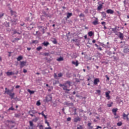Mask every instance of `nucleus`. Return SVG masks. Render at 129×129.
<instances>
[{
    "label": "nucleus",
    "mask_w": 129,
    "mask_h": 129,
    "mask_svg": "<svg viewBox=\"0 0 129 129\" xmlns=\"http://www.w3.org/2000/svg\"><path fill=\"white\" fill-rule=\"evenodd\" d=\"M5 93H6L7 94H8L11 97V99H14V98L15 97V93H12V91L13 90H8L7 88H5Z\"/></svg>",
    "instance_id": "f257e3e1"
},
{
    "label": "nucleus",
    "mask_w": 129,
    "mask_h": 129,
    "mask_svg": "<svg viewBox=\"0 0 129 129\" xmlns=\"http://www.w3.org/2000/svg\"><path fill=\"white\" fill-rule=\"evenodd\" d=\"M59 86H60V87H62L63 90H65L64 92L66 93H68L69 92L70 90L67 89V86L66 85L60 84Z\"/></svg>",
    "instance_id": "f03ea898"
},
{
    "label": "nucleus",
    "mask_w": 129,
    "mask_h": 129,
    "mask_svg": "<svg viewBox=\"0 0 129 129\" xmlns=\"http://www.w3.org/2000/svg\"><path fill=\"white\" fill-rule=\"evenodd\" d=\"M123 119L124 120H126L127 121H129L128 115L127 114H125V113H123L122 114Z\"/></svg>",
    "instance_id": "7ed1b4c3"
},
{
    "label": "nucleus",
    "mask_w": 129,
    "mask_h": 129,
    "mask_svg": "<svg viewBox=\"0 0 129 129\" xmlns=\"http://www.w3.org/2000/svg\"><path fill=\"white\" fill-rule=\"evenodd\" d=\"M45 100L47 102H49V101H51L52 100V96L51 95H49L47 96L45 98Z\"/></svg>",
    "instance_id": "20e7f679"
},
{
    "label": "nucleus",
    "mask_w": 129,
    "mask_h": 129,
    "mask_svg": "<svg viewBox=\"0 0 129 129\" xmlns=\"http://www.w3.org/2000/svg\"><path fill=\"white\" fill-rule=\"evenodd\" d=\"M26 64H27V61H20V68H23V67L26 66Z\"/></svg>",
    "instance_id": "39448f33"
},
{
    "label": "nucleus",
    "mask_w": 129,
    "mask_h": 129,
    "mask_svg": "<svg viewBox=\"0 0 129 129\" xmlns=\"http://www.w3.org/2000/svg\"><path fill=\"white\" fill-rule=\"evenodd\" d=\"M99 82H100V81H99V79L98 78L95 79L93 83L94 85H97V84H98Z\"/></svg>",
    "instance_id": "423d86ee"
},
{
    "label": "nucleus",
    "mask_w": 129,
    "mask_h": 129,
    "mask_svg": "<svg viewBox=\"0 0 129 129\" xmlns=\"http://www.w3.org/2000/svg\"><path fill=\"white\" fill-rule=\"evenodd\" d=\"M111 30L113 33H114L115 35H117V34H116V33H117V26H115L114 28H111Z\"/></svg>",
    "instance_id": "0eeeda50"
},
{
    "label": "nucleus",
    "mask_w": 129,
    "mask_h": 129,
    "mask_svg": "<svg viewBox=\"0 0 129 129\" xmlns=\"http://www.w3.org/2000/svg\"><path fill=\"white\" fill-rule=\"evenodd\" d=\"M107 14H110V15L113 14V13H114V11L111 9H108L106 10Z\"/></svg>",
    "instance_id": "6e6552de"
},
{
    "label": "nucleus",
    "mask_w": 129,
    "mask_h": 129,
    "mask_svg": "<svg viewBox=\"0 0 129 129\" xmlns=\"http://www.w3.org/2000/svg\"><path fill=\"white\" fill-rule=\"evenodd\" d=\"M110 93V91H108L105 93L106 97L107 99H110V96H109V94Z\"/></svg>",
    "instance_id": "1a4fd4ad"
},
{
    "label": "nucleus",
    "mask_w": 129,
    "mask_h": 129,
    "mask_svg": "<svg viewBox=\"0 0 129 129\" xmlns=\"http://www.w3.org/2000/svg\"><path fill=\"white\" fill-rule=\"evenodd\" d=\"M72 63L74 65H75L76 67H77V66H78V65H79V62H78V60H76V61H72Z\"/></svg>",
    "instance_id": "9d476101"
},
{
    "label": "nucleus",
    "mask_w": 129,
    "mask_h": 129,
    "mask_svg": "<svg viewBox=\"0 0 129 129\" xmlns=\"http://www.w3.org/2000/svg\"><path fill=\"white\" fill-rule=\"evenodd\" d=\"M80 120H81V119L79 117H77L74 119L75 122H78V121H80Z\"/></svg>",
    "instance_id": "9b49d317"
},
{
    "label": "nucleus",
    "mask_w": 129,
    "mask_h": 129,
    "mask_svg": "<svg viewBox=\"0 0 129 129\" xmlns=\"http://www.w3.org/2000/svg\"><path fill=\"white\" fill-rule=\"evenodd\" d=\"M11 13L12 16H14L15 18H17V12L13 11V10H11Z\"/></svg>",
    "instance_id": "f8f14e48"
},
{
    "label": "nucleus",
    "mask_w": 129,
    "mask_h": 129,
    "mask_svg": "<svg viewBox=\"0 0 129 129\" xmlns=\"http://www.w3.org/2000/svg\"><path fill=\"white\" fill-rule=\"evenodd\" d=\"M117 110H118L117 108H113L112 109V111L114 114V115H116V112L117 111Z\"/></svg>",
    "instance_id": "ddd939ff"
},
{
    "label": "nucleus",
    "mask_w": 129,
    "mask_h": 129,
    "mask_svg": "<svg viewBox=\"0 0 129 129\" xmlns=\"http://www.w3.org/2000/svg\"><path fill=\"white\" fill-rule=\"evenodd\" d=\"M119 38L120 40H122L123 39V34L121 33V32H118Z\"/></svg>",
    "instance_id": "4468645a"
},
{
    "label": "nucleus",
    "mask_w": 129,
    "mask_h": 129,
    "mask_svg": "<svg viewBox=\"0 0 129 129\" xmlns=\"http://www.w3.org/2000/svg\"><path fill=\"white\" fill-rule=\"evenodd\" d=\"M92 24L93 25H98V20L97 19V18H96V20L93 21L92 22Z\"/></svg>",
    "instance_id": "2eb2a0df"
},
{
    "label": "nucleus",
    "mask_w": 129,
    "mask_h": 129,
    "mask_svg": "<svg viewBox=\"0 0 129 129\" xmlns=\"http://www.w3.org/2000/svg\"><path fill=\"white\" fill-rule=\"evenodd\" d=\"M6 74L7 75V76H11V75H14V74H15V73H14L13 72H7L6 73Z\"/></svg>",
    "instance_id": "dca6fc26"
},
{
    "label": "nucleus",
    "mask_w": 129,
    "mask_h": 129,
    "mask_svg": "<svg viewBox=\"0 0 129 129\" xmlns=\"http://www.w3.org/2000/svg\"><path fill=\"white\" fill-rule=\"evenodd\" d=\"M42 45H43V46H45V47H47L48 45H50V43H49L48 42H44L42 43Z\"/></svg>",
    "instance_id": "f3484780"
},
{
    "label": "nucleus",
    "mask_w": 129,
    "mask_h": 129,
    "mask_svg": "<svg viewBox=\"0 0 129 129\" xmlns=\"http://www.w3.org/2000/svg\"><path fill=\"white\" fill-rule=\"evenodd\" d=\"M27 91L30 93V94H34V93H35L34 91H31V90L30 89H28Z\"/></svg>",
    "instance_id": "a211bd4d"
},
{
    "label": "nucleus",
    "mask_w": 129,
    "mask_h": 129,
    "mask_svg": "<svg viewBox=\"0 0 129 129\" xmlns=\"http://www.w3.org/2000/svg\"><path fill=\"white\" fill-rule=\"evenodd\" d=\"M88 126L89 127V129H92L93 128V126H91V123L89 122L88 123Z\"/></svg>",
    "instance_id": "6ab92c4d"
},
{
    "label": "nucleus",
    "mask_w": 129,
    "mask_h": 129,
    "mask_svg": "<svg viewBox=\"0 0 129 129\" xmlns=\"http://www.w3.org/2000/svg\"><path fill=\"white\" fill-rule=\"evenodd\" d=\"M56 60L58 62H61V61H63V60H64V58H63L62 57H60L59 58H57Z\"/></svg>",
    "instance_id": "aec40b11"
},
{
    "label": "nucleus",
    "mask_w": 129,
    "mask_h": 129,
    "mask_svg": "<svg viewBox=\"0 0 129 129\" xmlns=\"http://www.w3.org/2000/svg\"><path fill=\"white\" fill-rule=\"evenodd\" d=\"M23 59V56L22 55H20L17 57V61H21V60Z\"/></svg>",
    "instance_id": "412c9836"
},
{
    "label": "nucleus",
    "mask_w": 129,
    "mask_h": 129,
    "mask_svg": "<svg viewBox=\"0 0 129 129\" xmlns=\"http://www.w3.org/2000/svg\"><path fill=\"white\" fill-rule=\"evenodd\" d=\"M12 23H13V24H16L17 23H17V22H18V19H14V20H12Z\"/></svg>",
    "instance_id": "4be33fe9"
},
{
    "label": "nucleus",
    "mask_w": 129,
    "mask_h": 129,
    "mask_svg": "<svg viewBox=\"0 0 129 129\" xmlns=\"http://www.w3.org/2000/svg\"><path fill=\"white\" fill-rule=\"evenodd\" d=\"M102 16L103 18H106V13L104 12H102Z\"/></svg>",
    "instance_id": "5701e85b"
},
{
    "label": "nucleus",
    "mask_w": 129,
    "mask_h": 129,
    "mask_svg": "<svg viewBox=\"0 0 129 129\" xmlns=\"http://www.w3.org/2000/svg\"><path fill=\"white\" fill-rule=\"evenodd\" d=\"M102 9V5H100L97 8L98 11H100Z\"/></svg>",
    "instance_id": "b1692460"
},
{
    "label": "nucleus",
    "mask_w": 129,
    "mask_h": 129,
    "mask_svg": "<svg viewBox=\"0 0 129 129\" xmlns=\"http://www.w3.org/2000/svg\"><path fill=\"white\" fill-rule=\"evenodd\" d=\"M72 16V13H68L67 14V18L69 19V18H70V17H71Z\"/></svg>",
    "instance_id": "393cba45"
},
{
    "label": "nucleus",
    "mask_w": 129,
    "mask_h": 129,
    "mask_svg": "<svg viewBox=\"0 0 129 129\" xmlns=\"http://www.w3.org/2000/svg\"><path fill=\"white\" fill-rule=\"evenodd\" d=\"M113 104V102H111L110 103L107 104L108 107H111Z\"/></svg>",
    "instance_id": "a878e982"
},
{
    "label": "nucleus",
    "mask_w": 129,
    "mask_h": 129,
    "mask_svg": "<svg viewBox=\"0 0 129 129\" xmlns=\"http://www.w3.org/2000/svg\"><path fill=\"white\" fill-rule=\"evenodd\" d=\"M122 125V122H121V121H120L117 123V126H121Z\"/></svg>",
    "instance_id": "bb28decb"
},
{
    "label": "nucleus",
    "mask_w": 129,
    "mask_h": 129,
    "mask_svg": "<svg viewBox=\"0 0 129 129\" xmlns=\"http://www.w3.org/2000/svg\"><path fill=\"white\" fill-rule=\"evenodd\" d=\"M88 35L89 37H92V36H93V32H92V31L89 32Z\"/></svg>",
    "instance_id": "cd10ccee"
},
{
    "label": "nucleus",
    "mask_w": 129,
    "mask_h": 129,
    "mask_svg": "<svg viewBox=\"0 0 129 129\" xmlns=\"http://www.w3.org/2000/svg\"><path fill=\"white\" fill-rule=\"evenodd\" d=\"M41 115L44 116V118H47V116L44 114V111L41 112Z\"/></svg>",
    "instance_id": "c85d7f7f"
},
{
    "label": "nucleus",
    "mask_w": 129,
    "mask_h": 129,
    "mask_svg": "<svg viewBox=\"0 0 129 129\" xmlns=\"http://www.w3.org/2000/svg\"><path fill=\"white\" fill-rule=\"evenodd\" d=\"M39 41L38 40H32V44H38Z\"/></svg>",
    "instance_id": "c756f323"
},
{
    "label": "nucleus",
    "mask_w": 129,
    "mask_h": 129,
    "mask_svg": "<svg viewBox=\"0 0 129 129\" xmlns=\"http://www.w3.org/2000/svg\"><path fill=\"white\" fill-rule=\"evenodd\" d=\"M66 84H69V86H71V82L69 81H66Z\"/></svg>",
    "instance_id": "7c9ffc66"
},
{
    "label": "nucleus",
    "mask_w": 129,
    "mask_h": 129,
    "mask_svg": "<svg viewBox=\"0 0 129 129\" xmlns=\"http://www.w3.org/2000/svg\"><path fill=\"white\" fill-rule=\"evenodd\" d=\"M129 52V49L128 48H125L124 49V53H127Z\"/></svg>",
    "instance_id": "2f4dec72"
},
{
    "label": "nucleus",
    "mask_w": 129,
    "mask_h": 129,
    "mask_svg": "<svg viewBox=\"0 0 129 129\" xmlns=\"http://www.w3.org/2000/svg\"><path fill=\"white\" fill-rule=\"evenodd\" d=\"M52 43H53V44H57L58 42L57 41V40H56L55 38H54L53 40L52 41Z\"/></svg>",
    "instance_id": "473e14b6"
},
{
    "label": "nucleus",
    "mask_w": 129,
    "mask_h": 129,
    "mask_svg": "<svg viewBox=\"0 0 129 129\" xmlns=\"http://www.w3.org/2000/svg\"><path fill=\"white\" fill-rule=\"evenodd\" d=\"M42 49H43L42 46H39L36 48V50H37V51H40V50H42Z\"/></svg>",
    "instance_id": "72a5a7b5"
},
{
    "label": "nucleus",
    "mask_w": 129,
    "mask_h": 129,
    "mask_svg": "<svg viewBox=\"0 0 129 129\" xmlns=\"http://www.w3.org/2000/svg\"><path fill=\"white\" fill-rule=\"evenodd\" d=\"M36 105H37V106H40V105H41V102H40V101H38L37 102Z\"/></svg>",
    "instance_id": "f704fd0d"
},
{
    "label": "nucleus",
    "mask_w": 129,
    "mask_h": 129,
    "mask_svg": "<svg viewBox=\"0 0 129 129\" xmlns=\"http://www.w3.org/2000/svg\"><path fill=\"white\" fill-rule=\"evenodd\" d=\"M29 123H30V126H33L34 125V123H33V122L32 121H30Z\"/></svg>",
    "instance_id": "c9c22d12"
},
{
    "label": "nucleus",
    "mask_w": 129,
    "mask_h": 129,
    "mask_svg": "<svg viewBox=\"0 0 129 129\" xmlns=\"http://www.w3.org/2000/svg\"><path fill=\"white\" fill-rule=\"evenodd\" d=\"M77 129H83V126L82 125H79L77 127Z\"/></svg>",
    "instance_id": "e433bc0d"
},
{
    "label": "nucleus",
    "mask_w": 129,
    "mask_h": 129,
    "mask_svg": "<svg viewBox=\"0 0 129 129\" xmlns=\"http://www.w3.org/2000/svg\"><path fill=\"white\" fill-rule=\"evenodd\" d=\"M113 59L114 61H117V60H118V58L116 56H113Z\"/></svg>",
    "instance_id": "4c0bfd02"
},
{
    "label": "nucleus",
    "mask_w": 129,
    "mask_h": 129,
    "mask_svg": "<svg viewBox=\"0 0 129 129\" xmlns=\"http://www.w3.org/2000/svg\"><path fill=\"white\" fill-rule=\"evenodd\" d=\"M63 76V74L62 73L58 74V77H62Z\"/></svg>",
    "instance_id": "58836bf2"
},
{
    "label": "nucleus",
    "mask_w": 129,
    "mask_h": 129,
    "mask_svg": "<svg viewBox=\"0 0 129 129\" xmlns=\"http://www.w3.org/2000/svg\"><path fill=\"white\" fill-rule=\"evenodd\" d=\"M39 129H44V126L43 125H40L39 126Z\"/></svg>",
    "instance_id": "ea45409f"
},
{
    "label": "nucleus",
    "mask_w": 129,
    "mask_h": 129,
    "mask_svg": "<svg viewBox=\"0 0 129 129\" xmlns=\"http://www.w3.org/2000/svg\"><path fill=\"white\" fill-rule=\"evenodd\" d=\"M8 110H15V108H14V107H13V106H12V107L9 108Z\"/></svg>",
    "instance_id": "a19ab883"
},
{
    "label": "nucleus",
    "mask_w": 129,
    "mask_h": 129,
    "mask_svg": "<svg viewBox=\"0 0 129 129\" xmlns=\"http://www.w3.org/2000/svg\"><path fill=\"white\" fill-rule=\"evenodd\" d=\"M3 16H5V14H4V13L0 14V19H2V18H3Z\"/></svg>",
    "instance_id": "79ce46f5"
},
{
    "label": "nucleus",
    "mask_w": 129,
    "mask_h": 129,
    "mask_svg": "<svg viewBox=\"0 0 129 129\" xmlns=\"http://www.w3.org/2000/svg\"><path fill=\"white\" fill-rule=\"evenodd\" d=\"M114 115V118L116 119V118H118V115L116 114V115Z\"/></svg>",
    "instance_id": "37998d69"
},
{
    "label": "nucleus",
    "mask_w": 129,
    "mask_h": 129,
    "mask_svg": "<svg viewBox=\"0 0 129 129\" xmlns=\"http://www.w3.org/2000/svg\"><path fill=\"white\" fill-rule=\"evenodd\" d=\"M13 34H20V33L17 32V30H14Z\"/></svg>",
    "instance_id": "c03bdc74"
},
{
    "label": "nucleus",
    "mask_w": 129,
    "mask_h": 129,
    "mask_svg": "<svg viewBox=\"0 0 129 129\" xmlns=\"http://www.w3.org/2000/svg\"><path fill=\"white\" fill-rule=\"evenodd\" d=\"M58 83H59V81H56L54 83H53V85H55V84H57Z\"/></svg>",
    "instance_id": "a18cd8bd"
},
{
    "label": "nucleus",
    "mask_w": 129,
    "mask_h": 129,
    "mask_svg": "<svg viewBox=\"0 0 129 129\" xmlns=\"http://www.w3.org/2000/svg\"><path fill=\"white\" fill-rule=\"evenodd\" d=\"M15 117H20V114H15Z\"/></svg>",
    "instance_id": "49530a36"
},
{
    "label": "nucleus",
    "mask_w": 129,
    "mask_h": 129,
    "mask_svg": "<svg viewBox=\"0 0 129 129\" xmlns=\"http://www.w3.org/2000/svg\"><path fill=\"white\" fill-rule=\"evenodd\" d=\"M71 121V117H68L67 118V121Z\"/></svg>",
    "instance_id": "de8ad7c7"
},
{
    "label": "nucleus",
    "mask_w": 129,
    "mask_h": 129,
    "mask_svg": "<svg viewBox=\"0 0 129 129\" xmlns=\"http://www.w3.org/2000/svg\"><path fill=\"white\" fill-rule=\"evenodd\" d=\"M44 56H49V53H44Z\"/></svg>",
    "instance_id": "09e8293b"
},
{
    "label": "nucleus",
    "mask_w": 129,
    "mask_h": 129,
    "mask_svg": "<svg viewBox=\"0 0 129 129\" xmlns=\"http://www.w3.org/2000/svg\"><path fill=\"white\" fill-rule=\"evenodd\" d=\"M45 123H47L48 126H49L50 125V124H49L48 121H47V120L45 121Z\"/></svg>",
    "instance_id": "8fccbe9b"
},
{
    "label": "nucleus",
    "mask_w": 129,
    "mask_h": 129,
    "mask_svg": "<svg viewBox=\"0 0 129 129\" xmlns=\"http://www.w3.org/2000/svg\"><path fill=\"white\" fill-rule=\"evenodd\" d=\"M98 50H100V51H102V49L101 48V47H97Z\"/></svg>",
    "instance_id": "3c124183"
},
{
    "label": "nucleus",
    "mask_w": 129,
    "mask_h": 129,
    "mask_svg": "<svg viewBox=\"0 0 129 129\" xmlns=\"http://www.w3.org/2000/svg\"><path fill=\"white\" fill-rule=\"evenodd\" d=\"M23 72H24V73H27V70L24 69L23 70Z\"/></svg>",
    "instance_id": "603ef678"
},
{
    "label": "nucleus",
    "mask_w": 129,
    "mask_h": 129,
    "mask_svg": "<svg viewBox=\"0 0 129 129\" xmlns=\"http://www.w3.org/2000/svg\"><path fill=\"white\" fill-rule=\"evenodd\" d=\"M96 91H97V93H100V92H101L100 90H97Z\"/></svg>",
    "instance_id": "864d4df0"
},
{
    "label": "nucleus",
    "mask_w": 129,
    "mask_h": 129,
    "mask_svg": "<svg viewBox=\"0 0 129 129\" xmlns=\"http://www.w3.org/2000/svg\"><path fill=\"white\" fill-rule=\"evenodd\" d=\"M101 24L105 25V22H104V21L102 22H101Z\"/></svg>",
    "instance_id": "5fc2aeb1"
},
{
    "label": "nucleus",
    "mask_w": 129,
    "mask_h": 129,
    "mask_svg": "<svg viewBox=\"0 0 129 129\" xmlns=\"http://www.w3.org/2000/svg\"><path fill=\"white\" fill-rule=\"evenodd\" d=\"M107 55H111V52H110V51L108 52Z\"/></svg>",
    "instance_id": "6e6d98bb"
},
{
    "label": "nucleus",
    "mask_w": 129,
    "mask_h": 129,
    "mask_svg": "<svg viewBox=\"0 0 129 129\" xmlns=\"http://www.w3.org/2000/svg\"><path fill=\"white\" fill-rule=\"evenodd\" d=\"M106 78H107V80L108 81H109V77H108V76H106Z\"/></svg>",
    "instance_id": "4d7b16f0"
},
{
    "label": "nucleus",
    "mask_w": 129,
    "mask_h": 129,
    "mask_svg": "<svg viewBox=\"0 0 129 129\" xmlns=\"http://www.w3.org/2000/svg\"><path fill=\"white\" fill-rule=\"evenodd\" d=\"M15 88H16V89L20 88V86L17 85V86H16Z\"/></svg>",
    "instance_id": "13d9d810"
},
{
    "label": "nucleus",
    "mask_w": 129,
    "mask_h": 129,
    "mask_svg": "<svg viewBox=\"0 0 129 129\" xmlns=\"http://www.w3.org/2000/svg\"><path fill=\"white\" fill-rule=\"evenodd\" d=\"M54 78H56V77H57V74H54Z\"/></svg>",
    "instance_id": "bf43d9fd"
},
{
    "label": "nucleus",
    "mask_w": 129,
    "mask_h": 129,
    "mask_svg": "<svg viewBox=\"0 0 129 129\" xmlns=\"http://www.w3.org/2000/svg\"><path fill=\"white\" fill-rule=\"evenodd\" d=\"M15 40H16V41H19L20 40V38H15Z\"/></svg>",
    "instance_id": "052dcab7"
},
{
    "label": "nucleus",
    "mask_w": 129,
    "mask_h": 129,
    "mask_svg": "<svg viewBox=\"0 0 129 129\" xmlns=\"http://www.w3.org/2000/svg\"><path fill=\"white\" fill-rule=\"evenodd\" d=\"M45 129H52L51 127H45Z\"/></svg>",
    "instance_id": "680f3d73"
},
{
    "label": "nucleus",
    "mask_w": 129,
    "mask_h": 129,
    "mask_svg": "<svg viewBox=\"0 0 129 129\" xmlns=\"http://www.w3.org/2000/svg\"><path fill=\"white\" fill-rule=\"evenodd\" d=\"M95 42H96V41L95 40H92V43H93L94 44V43H95Z\"/></svg>",
    "instance_id": "e2e57ef3"
},
{
    "label": "nucleus",
    "mask_w": 129,
    "mask_h": 129,
    "mask_svg": "<svg viewBox=\"0 0 129 129\" xmlns=\"http://www.w3.org/2000/svg\"><path fill=\"white\" fill-rule=\"evenodd\" d=\"M27 50H28V51H30V50H31V48L30 47H27Z\"/></svg>",
    "instance_id": "0e129e2a"
},
{
    "label": "nucleus",
    "mask_w": 129,
    "mask_h": 129,
    "mask_svg": "<svg viewBox=\"0 0 129 129\" xmlns=\"http://www.w3.org/2000/svg\"><path fill=\"white\" fill-rule=\"evenodd\" d=\"M96 118L97 119H100V118H99V116H96Z\"/></svg>",
    "instance_id": "69168bd1"
},
{
    "label": "nucleus",
    "mask_w": 129,
    "mask_h": 129,
    "mask_svg": "<svg viewBox=\"0 0 129 129\" xmlns=\"http://www.w3.org/2000/svg\"><path fill=\"white\" fill-rule=\"evenodd\" d=\"M48 91L49 92H51V89H48Z\"/></svg>",
    "instance_id": "338daca9"
},
{
    "label": "nucleus",
    "mask_w": 129,
    "mask_h": 129,
    "mask_svg": "<svg viewBox=\"0 0 129 129\" xmlns=\"http://www.w3.org/2000/svg\"><path fill=\"white\" fill-rule=\"evenodd\" d=\"M77 110V109H75V114H76V111Z\"/></svg>",
    "instance_id": "774afa93"
}]
</instances>
